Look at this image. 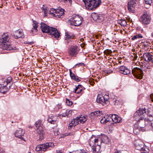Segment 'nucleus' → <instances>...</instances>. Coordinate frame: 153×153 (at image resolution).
<instances>
[{"instance_id": "obj_44", "label": "nucleus", "mask_w": 153, "mask_h": 153, "mask_svg": "<svg viewBox=\"0 0 153 153\" xmlns=\"http://www.w3.org/2000/svg\"><path fill=\"white\" fill-rule=\"evenodd\" d=\"M140 21L142 23H143V14L139 19Z\"/></svg>"}, {"instance_id": "obj_57", "label": "nucleus", "mask_w": 153, "mask_h": 153, "mask_svg": "<svg viewBox=\"0 0 153 153\" xmlns=\"http://www.w3.org/2000/svg\"><path fill=\"white\" fill-rule=\"evenodd\" d=\"M73 135V133H69L68 134H67V136H72Z\"/></svg>"}, {"instance_id": "obj_48", "label": "nucleus", "mask_w": 153, "mask_h": 153, "mask_svg": "<svg viewBox=\"0 0 153 153\" xmlns=\"http://www.w3.org/2000/svg\"><path fill=\"white\" fill-rule=\"evenodd\" d=\"M7 85H9L8 84L7 82H6V81H5L4 82V84H3V86L4 87H6V86Z\"/></svg>"}, {"instance_id": "obj_34", "label": "nucleus", "mask_w": 153, "mask_h": 153, "mask_svg": "<svg viewBox=\"0 0 153 153\" xmlns=\"http://www.w3.org/2000/svg\"><path fill=\"white\" fill-rule=\"evenodd\" d=\"M143 37V36L141 34H138L135 35H134L131 38V39L134 40L135 39L142 38Z\"/></svg>"}, {"instance_id": "obj_22", "label": "nucleus", "mask_w": 153, "mask_h": 153, "mask_svg": "<svg viewBox=\"0 0 153 153\" xmlns=\"http://www.w3.org/2000/svg\"><path fill=\"white\" fill-rule=\"evenodd\" d=\"M15 34H14L13 37L16 39H17L19 38H23L24 37L22 31L16 30L15 31Z\"/></svg>"}, {"instance_id": "obj_56", "label": "nucleus", "mask_w": 153, "mask_h": 153, "mask_svg": "<svg viewBox=\"0 0 153 153\" xmlns=\"http://www.w3.org/2000/svg\"><path fill=\"white\" fill-rule=\"evenodd\" d=\"M148 5H149V4H146V3L145 2V4H144V7L146 9H148L150 7V6L148 8H146V7H148Z\"/></svg>"}, {"instance_id": "obj_5", "label": "nucleus", "mask_w": 153, "mask_h": 153, "mask_svg": "<svg viewBox=\"0 0 153 153\" xmlns=\"http://www.w3.org/2000/svg\"><path fill=\"white\" fill-rule=\"evenodd\" d=\"M54 143L52 142L37 145L36 148V151L39 153L44 152L47 150H48L50 147L54 146Z\"/></svg>"}, {"instance_id": "obj_59", "label": "nucleus", "mask_w": 153, "mask_h": 153, "mask_svg": "<svg viewBox=\"0 0 153 153\" xmlns=\"http://www.w3.org/2000/svg\"><path fill=\"white\" fill-rule=\"evenodd\" d=\"M27 43L30 44V45H32L33 43V42H27Z\"/></svg>"}, {"instance_id": "obj_42", "label": "nucleus", "mask_w": 153, "mask_h": 153, "mask_svg": "<svg viewBox=\"0 0 153 153\" xmlns=\"http://www.w3.org/2000/svg\"><path fill=\"white\" fill-rule=\"evenodd\" d=\"M122 23L121 25L122 26H125L127 25V22L125 19H122Z\"/></svg>"}, {"instance_id": "obj_9", "label": "nucleus", "mask_w": 153, "mask_h": 153, "mask_svg": "<svg viewBox=\"0 0 153 153\" xmlns=\"http://www.w3.org/2000/svg\"><path fill=\"white\" fill-rule=\"evenodd\" d=\"M143 109H139L134 113L133 116L134 119L139 122L140 120H143Z\"/></svg>"}, {"instance_id": "obj_43", "label": "nucleus", "mask_w": 153, "mask_h": 153, "mask_svg": "<svg viewBox=\"0 0 153 153\" xmlns=\"http://www.w3.org/2000/svg\"><path fill=\"white\" fill-rule=\"evenodd\" d=\"M85 64L84 63H82V62H81V63H79L78 64H76L74 66V68H76V66H78V67H79L80 66H85Z\"/></svg>"}, {"instance_id": "obj_14", "label": "nucleus", "mask_w": 153, "mask_h": 153, "mask_svg": "<svg viewBox=\"0 0 153 153\" xmlns=\"http://www.w3.org/2000/svg\"><path fill=\"white\" fill-rule=\"evenodd\" d=\"M57 117L53 115H50L48 116V118L47 120L48 122L51 124L56 125L57 123Z\"/></svg>"}, {"instance_id": "obj_54", "label": "nucleus", "mask_w": 153, "mask_h": 153, "mask_svg": "<svg viewBox=\"0 0 153 153\" xmlns=\"http://www.w3.org/2000/svg\"><path fill=\"white\" fill-rule=\"evenodd\" d=\"M62 116L63 117H65L66 116H67V117H68V116L67 115V114L65 113H62Z\"/></svg>"}, {"instance_id": "obj_7", "label": "nucleus", "mask_w": 153, "mask_h": 153, "mask_svg": "<svg viewBox=\"0 0 153 153\" xmlns=\"http://www.w3.org/2000/svg\"><path fill=\"white\" fill-rule=\"evenodd\" d=\"M64 10L62 8L60 9H55L51 8L49 11V13L51 14L56 18H61L63 17L64 14Z\"/></svg>"}, {"instance_id": "obj_39", "label": "nucleus", "mask_w": 153, "mask_h": 153, "mask_svg": "<svg viewBox=\"0 0 153 153\" xmlns=\"http://www.w3.org/2000/svg\"><path fill=\"white\" fill-rule=\"evenodd\" d=\"M80 87L81 88H82V87H83V86L81 85H78L77 87H76L74 91V92L77 93L78 90L79 89V88H80Z\"/></svg>"}, {"instance_id": "obj_25", "label": "nucleus", "mask_w": 153, "mask_h": 153, "mask_svg": "<svg viewBox=\"0 0 153 153\" xmlns=\"http://www.w3.org/2000/svg\"><path fill=\"white\" fill-rule=\"evenodd\" d=\"M97 146H96L95 147L94 146H93V147L92 148L93 152L94 153H101V151L100 150L101 147L100 145L97 144Z\"/></svg>"}, {"instance_id": "obj_1", "label": "nucleus", "mask_w": 153, "mask_h": 153, "mask_svg": "<svg viewBox=\"0 0 153 153\" xmlns=\"http://www.w3.org/2000/svg\"><path fill=\"white\" fill-rule=\"evenodd\" d=\"M40 27L43 33H48L51 35L52 37L57 39L60 36V33L56 28L50 27L43 22L41 23Z\"/></svg>"}, {"instance_id": "obj_15", "label": "nucleus", "mask_w": 153, "mask_h": 153, "mask_svg": "<svg viewBox=\"0 0 153 153\" xmlns=\"http://www.w3.org/2000/svg\"><path fill=\"white\" fill-rule=\"evenodd\" d=\"M119 70L120 73L124 75H127L130 73V71L127 67L124 66H120Z\"/></svg>"}, {"instance_id": "obj_41", "label": "nucleus", "mask_w": 153, "mask_h": 153, "mask_svg": "<svg viewBox=\"0 0 153 153\" xmlns=\"http://www.w3.org/2000/svg\"><path fill=\"white\" fill-rule=\"evenodd\" d=\"M121 103V101H120L119 100H116L114 102V103L115 105H118L120 104Z\"/></svg>"}, {"instance_id": "obj_19", "label": "nucleus", "mask_w": 153, "mask_h": 153, "mask_svg": "<svg viewBox=\"0 0 153 153\" xmlns=\"http://www.w3.org/2000/svg\"><path fill=\"white\" fill-rule=\"evenodd\" d=\"M111 121L110 120V118L109 117L108 115H107L103 117L100 120V122L102 123L106 124L108 123V125H109L108 123L110 122Z\"/></svg>"}, {"instance_id": "obj_38", "label": "nucleus", "mask_w": 153, "mask_h": 153, "mask_svg": "<svg viewBox=\"0 0 153 153\" xmlns=\"http://www.w3.org/2000/svg\"><path fill=\"white\" fill-rule=\"evenodd\" d=\"M94 112L95 114V116H100L102 114V111H94Z\"/></svg>"}, {"instance_id": "obj_13", "label": "nucleus", "mask_w": 153, "mask_h": 153, "mask_svg": "<svg viewBox=\"0 0 153 153\" xmlns=\"http://www.w3.org/2000/svg\"><path fill=\"white\" fill-rule=\"evenodd\" d=\"M68 54L72 57H75L77 54V48L73 47L69 49Z\"/></svg>"}, {"instance_id": "obj_11", "label": "nucleus", "mask_w": 153, "mask_h": 153, "mask_svg": "<svg viewBox=\"0 0 153 153\" xmlns=\"http://www.w3.org/2000/svg\"><path fill=\"white\" fill-rule=\"evenodd\" d=\"M138 3V1L136 0H131L128 3V9L131 12L134 13V8Z\"/></svg>"}, {"instance_id": "obj_18", "label": "nucleus", "mask_w": 153, "mask_h": 153, "mask_svg": "<svg viewBox=\"0 0 153 153\" xmlns=\"http://www.w3.org/2000/svg\"><path fill=\"white\" fill-rule=\"evenodd\" d=\"M146 13V15L144 13V27H147L146 25L150 23L151 20L150 16L147 15Z\"/></svg>"}, {"instance_id": "obj_31", "label": "nucleus", "mask_w": 153, "mask_h": 153, "mask_svg": "<svg viewBox=\"0 0 153 153\" xmlns=\"http://www.w3.org/2000/svg\"><path fill=\"white\" fill-rule=\"evenodd\" d=\"M12 78L10 77H8L6 80V81L9 84V88H10L11 86L13 84V82L12 81Z\"/></svg>"}, {"instance_id": "obj_52", "label": "nucleus", "mask_w": 153, "mask_h": 153, "mask_svg": "<svg viewBox=\"0 0 153 153\" xmlns=\"http://www.w3.org/2000/svg\"><path fill=\"white\" fill-rule=\"evenodd\" d=\"M95 114L94 112H92L90 114V115L91 116H95Z\"/></svg>"}, {"instance_id": "obj_64", "label": "nucleus", "mask_w": 153, "mask_h": 153, "mask_svg": "<svg viewBox=\"0 0 153 153\" xmlns=\"http://www.w3.org/2000/svg\"><path fill=\"white\" fill-rule=\"evenodd\" d=\"M69 153H75V152L74 151H73L72 152H70Z\"/></svg>"}, {"instance_id": "obj_4", "label": "nucleus", "mask_w": 153, "mask_h": 153, "mask_svg": "<svg viewBox=\"0 0 153 153\" xmlns=\"http://www.w3.org/2000/svg\"><path fill=\"white\" fill-rule=\"evenodd\" d=\"M87 9L93 10L99 6L101 0H83Z\"/></svg>"}, {"instance_id": "obj_50", "label": "nucleus", "mask_w": 153, "mask_h": 153, "mask_svg": "<svg viewBox=\"0 0 153 153\" xmlns=\"http://www.w3.org/2000/svg\"><path fill=\"white\" fill-rule=\"evenodd\" d=\"M81 87H80V88H79V90L78 91H77V94H79L82 91V88H80Z\"/></svg>"}, {"instance_id": "obj_36", "label": "nucleus", "mask_w": 153, "mask_h": 153, "mask_svg": "<svg viewBox=\"0 0 153 153\" xmlns=\"http://www.w3.org/2000/svg\"><path fill=\"white\" fill-rule=\"evenodd\" d=\"M145 2H146V3L147 4H149L148 7H146V8H148L150 6H151V4H152V0H144Z\"/></svg>"}, {"instance_id": "obj_28", "label": "nucleus", "mask_w": 153, "mask_h": 153, "mask_svg": "<svg viewBox=\"0 0 153 153\" xmlns=\"http://www.w3.org/2000/svg\"><path fill=\"white\" fill-rule=\"evenodd\" d=\"M9 88H7V87H4L2 86L0 87V93L3 94H5L9 90Z\"/></svg>"}, {"instance_id": "obj_17", "label": "nucleus", "mask_w": 153, "mask_h": 153, "mask_svg": "<svg viewBox=\"0 0 153 153\" xmlns=\"http://www.w3.org/2000/svg\"><path fill=\"white\" fill-rule=\"evenodd\" d=\"M25 131H23L22 129L19 128L15 131L14 134L16 137L21 138H22V137Z\"/></svg>"}, {"instance_id": "obj_8", "label": "nucleus", "mask_w": 153, "mask_h": 153, "mask_svg": "<svg viewBox=\"0 0 153 153\" xmlns=\"http://www.w3.org/2000/svg\"><path fill=\"white\" fill-rule=\"evenodd\" d=\"M82 18L77 15H75L70 19V24L74 26H79L82 23Z\"/></svg>"}, {"instance_id": "obj_47", "label": "nucleus", "mask_w": 153, "mask_h": 153, "mask_svg": "<svg viewBox=\"0 0 153 153\" xmlns=\"http://www.w3.org/2000/svg\"><path fill=\"white\" fill-rule=\"evenodd\" d=\"M75 126H76V125H78L79 122V119H76V118L75 119Z\"/></svg>"}, {"instance_id": "obj_3", "label": "nucleus", "mask_w": 153, "mask_h": 153, "mask_svg": "<svg viewBox=\"0 0 153 153\" xmlns=\"http://www.w3.org/2000/svg\"><path fill=\"white\" fill-rule=\"evenodd\" d=\"M9 39L10 38L7 33H6L2 35L1 37L0 38V48L3 50L8 51L16 50V47L13 48L11 45L7 43Z\"/></svg>"}, {"instance_id": "obj_49", "label": "nucleus", "mask_w": 153, "mask_h": 153, "mask_svg": "<svg viewBox=\"0 0 153 153\" xmlns=\"http://www.w3.org/2000/svg\"><path fill=\"white\" fill-rule=\"evenodd\" d=\"M43 9L44 10V13L45 14V16H47L46 14L48 11L46 9H43Z\"/></svg>"}, {"instance_id": "obj_37", "label": "nucleus", "mask_w": 153, "mask_h": 153, "mask_svg": "<svg viewBox=\"0 0 153 153\" xmlns=\"http://www.w3.org/2000/svg\"><path fill=\"white\" fill-rule=\"evenodd\" d=\"M149 152V147L144 144V153H148Z\"/></svg>"}, {"instance_id": "obj_53", "label": "nucleus", "mask_w": 153, "mask_h": 153, "mask_svg": "<svg viewBox=\"0 0 153 153\" xmlns=\"http://www.w3.org/2000/svg\"><path fill=\"white\" fill-rule=\"evenodd\" d=\"M94 82L93 80H92L90 81V85H91L92 86H93V85H94Z\"/></svg>"}, {"instance_id": "obj_51", "label": "nucleus", "mask_w": 153, "mask_h": 153, "mask_svg": "<svg viewBox=\"0 0 153 153\" xmlns=\"http://www.w3.org/2000/svg\"><path fill=\"white\" fill-rule=\"evenodd\" d=\"M150 98L151 99L152 101L153 102V94H152L150 95Z\"/></svg>"}, {"instance_id": "obj_10", "label": "nucleus", "mask_w": 153, "mask_h": 153, "mask_svg": "<svg viewBox=\"0 0 153 153\" xmlns=\"http://www.w3.org/2000/svg\"><path fill=\"white\" fill-rule=\"evenodd\" d=\"M104 16L103 14H98L95 13H93L91 15L93 19L98 22H100L103 21Z\"/></svg>"}, {"instance_id": "obj_33", "label": "nucleus", "mask_w": 153, "mask_h": 153, "mask_svg": "<svg viewBox=\"0 0 153 153\" xmlns=\"http://www.w3.org/2000/svg\"><path fill=\"white\" fill-rule=\"evenodd\" d=\"M140 128H136L135 127L133 130L134 133L136 135L138 134L140 132Z\"/></svg>"}, {"instance_id": "obj_58", "label": "nucleus", "mask_w": 153, "mask_h": 153, "mask_svg": "<svg viewBox=\"0 0 153 153\" xmlns=\"http://www.w3.org/2000/svg\"><path fill=\"white\" fill-rule=\"evenodd\" d=\"M144 50H146L147 49H148V48H147V46H146L145 45V44H144Z\"/></svg>"}, {"instance_id": "obj_23", "label": "nucleus", "mask_w": 153, "mask_h": 153, "mask_svg": "<svg viewBox=\"0 0 153 153\" xmlns=\"http://www.w3.org/2000/svg\"><path fill=\"white\" fill-rule=\"evenodd\" d=\"M70 72V76L71 78L72 79L75 80L77 82H78L80 81V79H79L78 76H75V74L73 73L71 69L69 70Z\"/></svg>"}, {"instance_id": "obj_26", "label": "nucleus", "mask_w": 153, "mask_h": 153, "mask_svg": "<svg viewBox=\"0 0 153 153\" xmlns=\"http://www.w3.org/2000/svg\"><path fill=\"white\" fill-rule=\"evenodd\" d=\"M136 149L138 150H140V153H143V144H138L135 145Z\"/></svg>"}, {"instance_id": "obj_45", "label": "nucleus", "mask_w": 153, "mask_h": 153, "mask_svg": "<svg viewBox=\"0 0 153 153\" xmlns=\"http://www.w3.org/2000/svg\"><path fill=\"white\" fill-rule=\"evenodd\" d=\"M72 112L71 110H67L66 112V113L67 114L68 117L69 116V114H71Z\"/></svg>"}, {"instance_id": "obj_62", "label": "nucleus", "mask_w": 153, "mask_h": 153, "mask_svg": "<svg viewBox=\"0 0 153 153\" xmlns=\"http://www.w3.org/2000/svg\"><path fill=\"white\" fill-rule=\"evenodd\" d=\"M140 43L141 44V45H142V47H143V44L142 41H141Z\"/></svg>"}, {"instance_id": "obj_16", "label": "nucleus", "mask_w": 153, "mask_h": 153, "mask_svg": "<svg viewBox=\"0 0 153 153\" xmlns=\"http://www.w3.org/2000/svg\"><path fill=\"white\" fill-rule=\"evenodd\" d=\"M97 102L103 105L106 104V102L107 101V99H105L104 97L98 96L96 100Z\"/></svg>"}, {"instance_id": "obj_60", "label": "nucleus", "mask_w": 153, "mask_h": 153, "mask_svg": "<svg viewBox=\"0 0 153 153\" xmlns=\"http://www.w3.org/2000/svg\"><path fill=\"white\" fill-rule=\"evenodd\" d=\"M57 153H62V152L60 150H56Z\"/></svg>"}, {"instance_id": "obj_55", "label": "nucleus", "mask_w": 153, "mask_h": 153, "mask_svg": "<svg viewBox=\"0 0 153 153\" xmlns=\"http://www.w3.org/2000/svg\"><path fill=\"white\" fill-rule=\"evenodd\" d=\"M122 19H119L118 20V23L120 24V25H121V23H122Z\"/></svg>"}, {"instance_id": "obj_32", "label": "nucleus", "mask_w": 153, "mask_h": 153, "mask_svg": "<svg viewBox=\"0 0 153 153\" xmlns=\"http://www.w3.org/2000/svg\"><path fill=\"white\" fill-rule=\"evenodd\" d=\"M35 124L37 129H38L40 127H42V121L39 120L37 121L35 123Z\"/></svg>"}, {"instance_id": "obj_24", "label": "nucleus", "mask_w": 153, "mask_h": 153, "mask_svg": "<svg viewBox=\"0 0 153 153\" xmlns=\"http://www.w3.org/2000/svg\"><path fill=\"white\" fill-rule=\"evenodd\" d=\"M76 119H79L80 123L82 124L85 123V122L87 120L86 116L82 115H81L80 117H76Z\"/></svg>"}, {"instance_id": "obj_35", "label": "nucleus", "mask_w": 153, "mask_h": 153, "mask_svg": "<svg viewBox=\"0 0 153 153\" xmlns=\"http://www.w3.org/2000/svg\"><path fill=\"white\" fill-rule=\"evenodd\" d=\"M75 119H74L73 120H72L71 121V123H70L69 124V127H70L71 128V127L72 126H75Z\"/></svg>"}, {"instance_id": "obj_29", "label": "nucleus", "mask_w": 153, "mask_h": 153, "mask_svg": "<svg viewBox=\"0 0 153 153\" xmlns=\"http://www.w3.org/2000/svg\"><path fill=\"white\" fill-rule=\"evenodd\" d=\"M65 35L66 36L65 39L66 40L69 39H73L74 38V36L72 34H69L68 32L65 33Z\"/></svg>"}, {"instance_id": "obj_63", "label": "nucleus", "mask_w": 153, "mask_h": 153, "mask_svg": "<svg viewBox=\"0 0 153 153\" xmlns=\"http://www.w3.org/2000/svg\"><path fill=\"white\" fill-rule=\"evenodd\" d=\"M114 153H120V151H117V152H115Z\"/></svg>"}, {"instance_id": "obj_40", "label": "nucleus", "mask_w": 153, "mask_h": 153, "mask_svg": "<svg viewBox=\"0 0 153 153\" xmlns=\"http://www.w3.org/2000/svg\"><path fill=\"white\" fill-rule=\"evenodd\" d=\"M66 103L67 105L69 106H71L73 104L72 102L67 98L66 99Z\"/></svg>"}, {"instance_id": "obj_2", "label": "nucleus", "mask_w": 153, "mask_h": 153, "mask_svg": "<svg viewBox=\"0 0 153 153\" xmlns=\"http://www.w3.org/2000/svg\"><path fill=\"white\" fill-rule=\"evenodd\" d=\"M152 110L150 108H144V113L147 116V117H145L144 119L145 121V126L144 131H148L152 129L153 131V126L152 125L151 122L153 120V117L152 114Z\"/></svg>"}, {"instance_id": "obj_6", "label": "nucleus", "mask_w": 153, "mask_h": 153, "mask_svg": "<svg viewBox=\"0 0 153 153\" xmlns=\"http://www.w3.org/2000/svg\"><path fill=\"white\" fill-rule=\"evenodd\" d=\"M139 64L141 68L137 67L134 68L132 70V73L136 77L140 79H142L143 77V70L142 69L143 64V62H139Z\"/></svg>"}, {"instance_id": "obj_61", "label": "nucleus", "mask_w": 153, "mask_h": 153, "mask_svg": "<svg viewBox=\"0 0 153 153\" xmlns=\"http://www.w3.org/2000/svg\"><path fill=\"white\" fill-rule=\"evenodd\" d=\"M4 152L2 151V150H0V153H4Z\"/></svg>"}, {"instance_id": "obj_27", "label": "nucleus", "mask_w": 153, "mask_h": 153, "mask_svg": "<svg viewBox=\"0 0 153 153\" xmlns=\"http://www.w3.org/2000/svg\"><path fill=\"white\" fill-rule=\"evenodd\" d=\"M33 27L32 28V29L31 30V31L32 32H33V29H34L36 31L37 30V28L38 26V22L35 20H33Z\"/></svg>"}, {"instance_id": "obj_12", "label": "nucleus", "mask_w": 153, "mask_h": 153, "mask_svg": "<svg viewBox=\"0 0 153 153\" xmlns=\"http://www.w3.org/2000/svg\"><path fill=\"white\" fill-rule=\"evenodd\" d=\"M110 118V120H112L115 123H120L121 122L122 119L118 115L115 114H111L108 115Z\"/></svg>"}, {"instance_id": "obj_30", "label": "nucleus", "mask_w": 153, "mask_h": 153, "mask_svg": "<svg viewBox=\"0 0 153 153\" xmlns=\"http://www.w3.org/2000/svg\"><path fill=\"white\" fill-rule=\"evenodd\" d=\"M94 141V142L93 143H91V140L90 139V141L89 142V145L91 146H94V145H95L96 146L97 143H98L99 141V140L98 139H95L94 140H93L92 141V143H93V141Z\"/></svg>"}, {"instance_id": "obj_21", "label": "nucleus", "mask_w": 153, "mask_h": 153, "mask_svg": "<svg viewBox=\"0 0 153 153\" xmlns=\"http://www.w3.org/2000/svg\"><path fill=\"white\" fill-rule=\"evenodd\" d=\"M152 55L149 52L144 53V60L146 62H149L152 60Z\"/></svg>"}, {"instance_id": "obj_46", "label": "nucleus", "mask_w": 153, "mask_h": 153, "mask_svg": "<svg viewBox=\"0 0 153 153\" xmlns=\"http://www.w3.org/2000/svg\"><path fill=\"white\" fill-rule=\"evenodd\" d=\"M59 1H63L65 2L66 1H68L71 4L72 3V1L71 0H58Z\"/></svg>"}, {"instance_id": "obj_20", "label": "nucleus", "mask_w": 153, "mask_h": 153, "mask_svg": "<svg viewBox=\"0 0 153 153\" xmlns=\"http://www.w3.org/2000/svg\"><path fill=\"white\" fill-rule=\"evenodd\" d=\"M37 137L39 138V140H42L44 139L45 132L42 129H40L37 131Z\"/></svg>"}]
</instances>
